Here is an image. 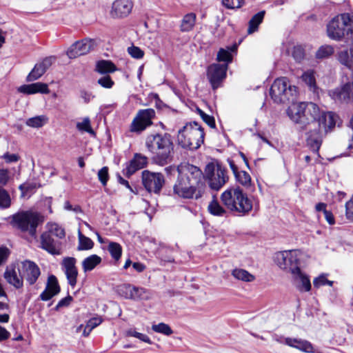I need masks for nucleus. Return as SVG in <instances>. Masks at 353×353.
Returning <instances> with one entry per match:
<instances>
[{"instance_id":"47","label":"nucleus","mask_w":353,"mask_h":353,"mask_svg":"<svg viewBox=\"0 0 353 353\" xmlns=\"http://www.w3.org/2000/svg\"><path fill=\"white\" fill-rule=\"evenodd\" d=\"M77 128L79 131L86 132L91 135H95L94 131L92 130L90 125V121L89 118H85L82 122H79L77 124Z\"/></svg>"},{"instance_id":"5","label":"nucleus","mask_w":353,"mask_h":353,"mask_svg":"<svg viewBox=\"0 0 353 353\" xmlns=\"http://www.w3.org/2000/svg\"><path fill=\"white\" fill-rule=\"evenodd\" d=\"M329 38L341 41L345 36L353 33V12L343 13L334 17L327 25Z\"/></svg>"},{"instance_id":"20","label":"nucleus","mask_w":353,"mask_h":353,"mask_svg":"<svg viewBox=\"0 0 353 353\" xmlns=\"http://www.w3.org/2000/svg\"><path fill=\"white\" fill-rule=\"evenodd\" d=\"M330 96L336 101L350 103L353 101V81L343 84L340 88L329 92Z\"/></svg>"},{"instance_id":"30","label":"nucleus","mask_w":353,"mask_h":353,"mask_svg":"<svg viewBox=\"0 0 353 353\" xmlns=\"http://www.w3.org/2000/svg\"><path fill=\"white\" fill-rule=\"evenodd\" d=\"M293 278L296 281H299L300 283L296 285V288L300 292H309L311 290V283L310 278L307 275L303 273L301 269H299V272H294Z\"/></svg>"},{"instance_id":"35","label":"nucleus","mask_w":353,"mask_h":353,"mask_svg":"<svg viewBox=\"0 0 353 353\" xmlns=\"http://www.w3.org/2000/svg\"><path fill=\"white\" fill-rule=\"evenodd\" d=\"M117 70V66L110 61L101 60L96 65V70L102 74L112 73Z\"/></svg>"},{"instance_id":"32","label":"nucleus","mask_w":353,"mask_h":353,"mask_svg":"<svg viewBox=\"0 0 353 353\" xmlns=\"http://www.w3.org/2000/svg\"><path fill=\"white\" fill-rule=\"evenodd\" d=\"M237 50V46L233 45L231 47H228V49L220 48L218 51L216 60L219 62H224V64L228 65L229 63L232 61V55L231 52H234Z\"/></svg>"},{"instance_id":"29","label":"nucleus","mask_w":353,"mask_h":353,"mask_svg":"<svg viewBox=\"0 0 353 353\" xmlns=\"http://www.w3.org/2000/svg\"><path fill=\"white\" fill-rule=\"evenodd\" d=\"M284 343L288 346L296 348L305 352H312L313 346L307 341L287 337L284 339Z\"/></svg>"},{"instance_id":"50","label":"nucleus","mask_w":353,"mask_h":353,"mask_svg":"<svg viewBox=\"0 0 353 353\" xmlns=\"http://www.w3.org/2000/svg\"><path fill=\"white\" fill-rule=\"evenodd\" d=\"M223 5L228 9H236L245 4V0H222Z\"/></svg>"},{"instance_id":"13","label":"nucleus","mask_w":353,"mask_h":353,"mask_svg":"<svg viewBox=\"0 0 353 353\" xmlns=\"http://www.w3.org/2000/svg\"><path fill=\"white\" fill-rule=\"evenodd\" d=\"M142 183L148 192L159 194L165 183V179L160 172L145 170L142 172Z\"/></svg>"},{"instance_id":"11","label":"nucleus","mask_w":353,"mask_h":353,"mask_svg":"<svg viewBox=\"0 0 353 353\" xmlns=\"http://www.w3.org/2000/svg\"><path fill=\"white\" fill-rule=\"evenodd\" d=\"M274 261L278 266L293 274L299 272V260L293 250H285L275 254Z\"/></svg>"},{"instance_id":"60","label":"nucleus","mask_w":353,"mask_h":353,"mask_svg":"<svg viewBox=\"0 0 353 353\" xmlns=\"http://www.w3.org/2000/svg\"><path fill=\"white\" fill-rule=\"evenodd\" d=\"M7 163L17 162L19 160V156L16 154H10L9 152H6L2 157Z\"/></svg>"},{"instance_id":"23","label":"nucleus","mask_w":353,"mask_h":353,"mask_svg":"<svg viewBox=\"0 0 353 353\" xmlns=\"http://www.w3.org/2000/svg\"><path fill=\"white\" fill-rule=\"evenodd\" d=\"M133 7L130 0H115L112 6L110 15L113 18H123L132 11Z\"/></svg>"},{"instance_id":"21","label":"nucleus","mask_w":353,"mask_h":353,"mask_svg":"<svg viewBox=\"0 0 353 353\" xmlns=\"http://www.w3.org/2000/svg\"><path fill=\"white\" fill-rule=\"evenodd\" d=\"M57 57L50 56L44 58L41 62L35 64L33 69L26 77L28 82L34 81L39 79L47 71L48 69L55 62Z\"/></svg>"},{"instance_id":"46","label":"nucleus","mask_w":353,"mask_h":353,"mask_svg":"<svg viewBox=\"0 0 353 353\" xmlns=\"http://www.w3.org/2000/svg\"><path fill=\"white\" fill-rule=\"evenodd\" d=\"M334 53V48L332 46H322L316 52L317 59H325L331 56Z\"/></svg>"},{"instance_id":"33","label":"nucleus","mask_w":353,"mask_h":353,"mask_svg":"<svg viewBox=\"0 0 353 353\" xmlns=\"http://www.w3.org/2000/svg\"><path fill=\"white\" fill-rule=\"evenodd\" d=\"M101 262V258L97 254H92L82 261V268L85 272L92 271Z\"/></svg>"},{"instance_id":"6","label":"nucleus","mask_w":353,"mask_h":353,"mask_svg":"<svg viewBox=\"0 0 353 353\" xmlns=\"http://www.w3.org/2000/svg\"><path fill=\"white\" fill-rule=\"evenodd\" d=\"M12 222L21 231L26 232L35 238L37 228L44 222V216L32 210L21 211L12 216Z\"/></svg>"},{"instance_id":"38","label":"nucleus","mask_w":353,"mask_h":353,"mask_svg":"<svg viewBox=\"0 0 353 353\" xmlns=\"http://www.w3.org/2000/svg\"><path fill=\"white\" fill-rule=\"evenodd\" d=\"M303 81H304L311 90L314 91L316 88V79L314 76V72L313 70H307L301 76Z\"/></svg>"},{"instance_id":"51","label":"nucleus","mask_w":353,"mask_h":353,"mask_svg":"<svg viewBox=\"0 0 353 353\" xmlns=\"http://www.w3.org/2000/svg\"><path fill=\"white\" fill-rule=\"evenodd\" d=\"M197 112L203 121L208 124L210 128H214L216 126L215 120L214 117L205 114L203 110L197 108Z\"/></svg>"},{"instance_id":"4","label":"nucleus","mask_w":353,"mask_h":353,"mask_svg":"<svg viewBox=\"0 0 353 353\" xmlns=\"http://www.w3.org/2000/svg\"><path fill=\"white\" fill-rule=\"evenodd\" d=\"M203 128L196 121L186 123L179 130L177 141L183 148L190 150L198 149L204 141Z\"/></svg>"},{"instance_id":"27","label":"nucleus","mask_w":353,"mask_h":353,"mask_svg":"<svg viewBox=\"0 0 353 353\" xmlns=\"http://www.w3.org/2000/svg\"><path fill=\"white\" fill-rule=\"evenodd\" d=\"M3 276L6 281L16 289L23 288L24 279L22 277V274H20V271H19V268L17 270L15 266L7 267Z\"/></svg>"},{"instance_id":"18","label":"nucleus","mask_w":353,"mask_h":353,"mask_svg":"<svg viewBox=\"0 0 353 353\" xmlns=\"http://www.w3.org/2000/svg\"><path fill=\"white\" fill-rule=\"evenodd\" d=\"M19 271H20V274H22L23 279L30 285L36 283L41 275V270L39 266L34 261L30 260L22 261L21 266L19 267Z\"/></svg>"},{"instance_id":"41","label":"nucleus","mask_w":353,"mask_h":353,"mask_svg":"<svg viewBox=\"0 0 353 353\" xmlns=\"http://www.w3.org/2000/svg\"><path fill=\"white\" fill-rule=\"evenodd\" d=\"M47 118L44 115H40L28 119L26 123L32 128H41L47 122Z\"/></svg>"},{"instance_id":"28","label":"nucleus","mask_w":353,"mask_h":353,"mask_svg":"<svg viewBox=\"0 0 353 353\" xmlns=\"http://www.w3.org/2000/svg\"><path fill=\"white\" fill-rule=\"evenodd\" d=\"M18 92L25 94H34L36 93L48 94L50 90L48 84L42 82H37L31 84L21 85L17 89Z\"/></svg>"},{"instance_id":"62","label":"nucleus","mask_w":353,"mask_h":353,"mask_svg":"<svg viewBox=\"0 0 353 353\" xmlns=\"http://www.w3.org/2000/svg\"><path fill=\"white\" fill-rule=\"evenodd\" d=\"M103 320L101 317H93L88 320L87 325L92 330L94 328L99 325Z\"/></svg>"},{"instance_id":"17","label":"nucleus","mask_w":353,"mask_h":353,"mask_svg":"<svg viewBox=\"0 0 353 353\" xmlns=\"http://www.w3.org/2000/svg\"><path fill=\"white\" fill-rule=\"evenodd\" d=\"M120 290L125 293V298L134 301H148L152 296L149 290L129 283L121 285Z\"/></svg>"},{"instance_id":"8","label":"nucleus","mask_w":353,"mask_h":353,"mask_svg":"<svg viewBox=\"0 0 353 353\" xmlns=\"http://www.w3.org/2000/svg\"><path fill=\"white\" fill-rule=\"evenodd\" d=\"M178 174L176 181L173 186L174 194L183 199H195L196 200L203 196L205 193L204 190L194 185L179 173Z\"/></svg>"},{"instance_id":"54","label":"nucleus","mask_w":353,"mask_h":353,"mask_svg":"<svg viewBox=\"0 0 353 353\" xmlns=\"http://www.w3.org/2000/svg\"><path fill=\"white\" fill-rule=\"evenodd\" d=\"M98 83L105 88H111L114 83L109 75L104 76L97 81Z\"/></svg>"},{"instance_id":"10","label":"nucleus","mask_w":353,"mask_h":353,"mask_svg":"<svg viewBox=\"0 0 353 353\" xmlns=\"http://www.w3.org/2000/svg\"><path fill=\"white\" fill-rule=\"evenodd\" d=\"M177 172L192 184L201 188L205 192V176L199 168L190 163H184L177 167Z\"/></svg>"},{"instance_id":"44","label":"nucleus","mask_w":353,"mask_h":353,"mask_svg":"<svg viewBox=\"0 0 353 353\" xmlns=\"http://www.w3.org/2000/svg\"><path fill=\"white\" fill-rule=\"evenodd\" d=\"M152 330L155 332L161 333L165 336H170L173 333V331L170 325L164 323H159V324L152 325Z\"/></svg>"},{"instance_id":"53","label":"nucleus","mask_w":353,"mask_h":353,"mask_svg":"<svg viewBox=\"0 0 353 353\" xmlns=\"http://www.w3.org/2000/svg\"><path fill=\"white\" fill-rule=\"evenodd\" d=\"M129 54L135 59H141L144 55V52L139 47L132 46L128 48Z\"/></svg>"},{"instance_id":"34","label":"nucleus","mask_w":353,"mask_h":353,"mask_svg":"<svg viewBox=\"0 0 353 353\" xmlns=\"http://www.w3.org/2000/svg\"><path fill=\"white\" fill-rule=\"evenodd\" d=\"M265 14V10H262L255 14L250 20L248 29V34H252L258 30L259 26L263 22Z\"/></svg>"},{"instance_id":"64","label":"nucleus","mask_w":353,"mask_h":353,"mask_svg":"<svg viewBox=\"0 0 353 353\" xmlns=\"http://www.w3.org/2000/svg\"><path fill=\"white\" fill-rule=\"evenodd\" d=\"M10 336V333L3 327L0 325V342L8 339Z\"/></svg>"},{"instance_id":"26","label":"nucleus","mask_w":353,"mask_h":353,"mask_svg":"<svg viewBox=\"0 0 353 353\" xmlns=\"http://www.w3.org/2000/svg\"><path fill=\"white\" fill-rule=\"evenodd\" d=\"M76 259L74 257H65L63 259L62 266L65 270L68 283L74 287L77 284V278L78 275V270L75 266Z\"/></svg>"},{"instance_id":"14","label":"nucleus","mask_w":353,"mask_h":353,"mask_svg":"<svg viewBox=\"0 0 353 353\" xmlns=\"http://www.w3.org/2000/svg\"><path fill=\"white\" fill-rule=\"evenodd\" d=\"M332 128L316 126L307 129L309 131L307 132L306 143L311 151L319 155V151L322 144L323 134H326Z\"/></svg>"},{"instance_id":"7","label":"nucleus","mask_w":353,"mask_h":353,"mask_svg":"<svg viewBox=\"0 0 353 353\" xmlns=\"http://www.w3.org/2000/svg\"><path fill=\"white\" fill-rule=\"evenodd\" d=\"M270 94L276 103H293L296 98L297 88L292 85L286 77L277 78L271 85Z\"/></svg>"},{"instance_id":"56","label":"nucleus","mask_w":353,"mask_h":353,"mask_svg":"<svg viewBox=\"0 0 353 353\" xmlns=\"http://www.w3.org/2000/svg\"><path fill=\"white\" fill-rule=\"evenodd\" d=\"M346 218L353 222V196L345 203Z\"/></svg>"},{"instance_id":"31","label":"nucleus","mask_w":353,"mask_h":353,"mask_svg":"<svg viewBox=\"0 0 353 353\" xmlns=\"http://www.w3.org/2000/svg\"><path fill=\"white\" fill-rule=\"evenodd\" d=\"M196 20V15L194 12H190L183 16L181 25L180 30L182 32H188L193 30Z\"/></svg>"},{"instance_id":"9","label":"nucleus","mask_w":353,"mask_h":353,"mask_svg":"<svg viewBox=\"0 0 353 353\" xmlns=\"http://www.w3.org/2000/svg\"><path fill=\"white\" fill-rule=\"evenodd\" d=\"M210 188L214 190H220L228 181L227 170L219 163L216 165L210 163L205 169V175Z\"/></svg>"},{"instance_id":"25","label":"nucleus","mask_w":353,"mask_h":353,"mask_svg":"<svg viewBox=\"0 0 353 353\" xmlns=\"http://www.w3.org/2000/svg\"><path fill=\"white\" fill-rule=\"evenodd\" d=\"M41 248L52 255H60L61 243L55 241L50 232H45L41 235Z\"/></svg>"},{"instance_id":"3","label":"nucleus","mask_w":353,"mask_h":353,"mask_svg":"<svg viewBox=\"0 0 353 353\" xmlns=\"http://www.w3.org/2000/svg\"><path fill=\"white\" fill-rule=\"evenodd\" d=\"M221 199L224 205L239 216L248 214L252 210V202L239 187L225 190Z\"/></svg>"},{"instance_id":"43","label":"nucleus","mask_w":353,"mask_h":353,"mask_svg":"<svg viewBox=\"0 0 353 353\" xmlns=\"http://www.w3.org/2000/svg\"><path fill=\"white\" fill-rule=\"evenodd\" d=\"M234 177L236 181L241 183L242 185L247 188L251 185V176L247 172L239 171L234 175Z\"/></svg>"},{"instance_id":"55","label":"nucleus","mask_w":353,"mask_h":353,"mask_svg":"<svg viewBox=\"0 0 353 353\" xmlns=\"http://www.w3.org/2000/svg\"><path fill=\"white\" fill-rule=\"evenodd\" d=\"M10 180V172L8 169H0V186L6 185Z\"/></svg>"},{"instance_id":"61","label":"nucleus","mask_w":353,"mask_h":353,"mask_svg":"<svg viewBox=\"0 0 353 353\" xmlns=\"http://www.w3.org/2000/svg\"><path fill=\"white\" fill-rule=\"evenodd\" d=\"M326 281H327V278H326L325 274H322L314 279L313 284H314V288H319L321 286L325 285Z\"/></svg>"},{"instance_id":"1","label":"nucleus","mask_w":353,"mask_h":353,"mask_svg":"<svg viewBox=\"0 0 353 353\" xmlns=\"http://www.w3.org/2000/svg\"><path fill=\"white\" fill-rule=\"evenodd\" d=\"M287 113L301 130L316 126L334 128L338 119L334 112L321 110L316 104L312 102L294 104L288 109Z\"/></svg>"},{"instance_id":"19","label":"nucleus","mask_w":353,"mask_h":353,"mask_svg":"<svg viewBox=\"0 0 353 353\" xmlns=\"http://www.w3.org/2000/svg\"><path fill=\"white\" fill-rule=\"evenodd\" d=\"M96 41L91 39H84L76 41L67 50V55L70 59L85 55L94 49Z\"/></svg>"},{"instance_id":"48","label":"nucleus","mask_w":353,"mask_h":353,"mask_svg":"<svg viewBox=\"0 0 353 353\" xmlns=\"http://www.w3.org/2000/svg\"><path fill=\"white\" fill-rule=\"evenodd\" d=\"M39 186L37 183H24L19 185V189L21 192V196H25L26 194L32 192Z\"/></svg>"},{"instance_id":"59","label":"nucleus","mask_w":353,"mask_h":353,"mask_svg":"<svg viewBox=\"0 0 353 353\" xmlns=\"http://www.w3.org/2000/svg\"><path fill=\"white\" fill-rule=\"evenodd\" d=\"M72 301V297L70 295H68V296L61 299L58 302L57 305L54 307V310L56 311H58L61 307H68V305H70V304L71 303Z\"/></svg>"},{"instance_id":"16","label":"nucleus","mask_w":353,"mask_h":353,"mask_svg":"<svg viewBox=\"0 0 353 353\" xmlns=\"http://www.w3.org/2000/svg\"><path fill=\"white\" fill-rule=\"evenodd\" d=\"M226 64L212 63L207 68V77L213 90L217 89L226 77Z\"/></svg>"},{"instance_id":"24","label":"nucleus","mask_w":353,"mask_h":353,"mask_svg":"<svg viewBox=\"0 0 353 353\" xmlns=\"http://www.w3.org/2000/svg\"><path fill=\"white\" fill-rule=\"evenodd\" d=\"M148 164V157L141 153H135L123 170V174L130 177L137 170L145 167Z\"/></svg>"},{"instance_id":"49","label":"nucleus","mask_w":353,"mask_h":353,"mask_svg":"<svg viewBox=\"0 0 353 353\" xmlns=\"http://www.w3.org/2000/svg\"><path fill=\"white\" fill-rule=\"evenodd\" d=\"M127 336L137 338L139 340H141L143 342H145L148 344H152V341L150 340V339L146 334L138 332L134 329H130V330H128Z\"/></svg>"},{"instance_id":"57","label":"nucleus","mask_w":353,"mask_h":353,"mask_svg":"<svg viewBox=\"0 0 353 353\" xmlns=\"http://www.w3.org/2000/svg\"><path fill=\"white\" fill-rule=\"evenodd\" d=\"M292 56L296 61L300 62L304 58V50L301 46L294 47L292 52Z\"/></svg>"},{"instance_id":"45","label":"nucleus","mask_w":353,"mask_h":353,"mask_svg":"<svg viewBox=\"0 0 353 353\" xmlns=\"http://www.w3.org/2000/svg\"><path fill=\"white\" fill-rule=\"evenodd\" d=\"M48 225V231L51 235L57 236L59 239H63L65 236L64 230L60 227L57 223H50Z\"/></svg>"},{"instance_id":"2","label":"nucleus","mask_w":353,"mask_h":353,"mask_svg":"<svg viewBox=\"0 0 353 353\" xmlns=\"http://www.w3.org/2000/svg\"><path fill=\"white\" fill-rule=\"evenodd\" d=\"M145 146L152 154L153 163L164 166L170 163L174 156V144L172 137L167 132H157L148 134L145 140Z\"/></svg>"},{"instance_id":"42","label":"nucleus","mask_w":353,"mask_h":353,"mask_svg":"<svg viewBox=\"0 0 353 353\" xmlns=\"http://www.w3.org/2000/svg\"><path fill=\"white\" fill-rule=\"evenodd\" d=\"M11 205V198L8 192L0 186V209H7Z\"/></svg>"},{"instance_id":"39","label":"nucleus","mask_w":353,"mask_h":353,"mask_svg":"<svg viewBox=\"0 0 353 353\" xmlns=\"http://www.w3.org/2000/svg\"><path fill=\"white\" fill-rule=\"evenodd\" d=\"M108 250L115 261L119 260L122 254V248L119 243L110 242L108 244Z\"/></svg>"},{"instance_id":"37","label":"nucleus","mask_w":353,"mask_h":353,"mask_svg":"<svg viewBox=\"0 0 353 353\" xmlns=\"http://www.w3.org/2000/svg\"><path fill=\"white\" fill-rule=\"evenodd\" d=\"M232 275L239 280H241L243 281L246 282H250L254 281V276L252 274H251L247 270L243 269L236 268L233 270Z\"/></svg>"},{"instance_id":"15","label":"nucleus","mask_w":353,"mask_h":353,"mask_svg":"<svg viewBox=\"0 0 353 353\" xmlns=\"http://www.w3.org/2000/svg\"><path fill=\"white\" fill-rule=\"evenodd\" d=\"M332 128L316 126L307 129L309 131L307 132L306 143L311 151L319 155V151L322 144L323 134H326Z\"/></svg>"},{"instance_id":"63","label":"nucleus","mask_w":353,"mask_h":353,"mask_svg":"<svg viewBox=\"0 0 353 353\" xmlns=\"http://www.w3.org/2000/svg\"><path fill=\"white\" fill-rule=\"evenodd\" d=\"M80 96L84 100V102L88 103L90 101V100L94 98V96L92 94L85 90H82L80 91Z\"/></svg>"},{"instance_id":"12","label":"nucleus","mask_w":353,"mask_h":353,"mask_svg":"<svg viewBox=\"0 0 353 353\" xmlns=\"http://www.w3.org/2000/svg\"><path fill=\"white\" fill-rule=\"evenodd\" d=\"M154 117L155 111L152 108L139 110L130 125V132L140 134L152 125Z\"/></svg>"},{"instance_id":"36","label":"nucleus","mask_w":353,"mask_h":353,"mask_svg":"<svg viewBox=\"0 0 353 353\" xmlns=\"http://www.w3.org/2000/svg\"><path fill=\"white\" fill-rule=\"evenodd\" d=\"M78 238L79 245L77 247V250H89L94 247V242L92 240L83 235L80 230H79Z\"/></svg>"},{"instance_id":"40","label":"nucleus","mask_w":353,"mask_h":353,"mask_svg":"<svg viewBox=\"0 0 353 353\" xmlns=\"http://www.w3.org/2000/svg\"><path fill=\"white\" fill-rule=\"evenodd\" d=\"M208 211L213 215L220 216H224L226 213L225 210L216 200H213L210 203Z\"/></svg>"},{"instance_id":"58","label":"nucleus","mask_w":353,"mask_h":353,"mask_svg":"<svg viewBox=\"0 0 353 353\" xmlns=\"http://www.w3.org/2000/svg\"><path fill=\"white\" fill-rule=\"evenodd\" d=\"M10 254V250L5 246L0 247V265L5 263Z\"/></svg>"},{"instance_id":"52","label":"nucleus","mask_w":353,"mask_h":353,"mask_svg":"<svg viewBox=\"0 0 353 353\" xmlns=\"http://www.w3.org/2000/svg\"><path fill=\"white\" fill-rule=\"evenodd\" d=\"M97 176L101 183L105 186L109 180L108 168L107 166L103 167L99 170Z\"/></svg>"},{"instance_id":"22","label":"nucleus","mask_w":353,"mask_h":353,"mask_svg":"<svg viewBox=\"0 0 353 353\" xmlns=\"http://www.w3.org/2000/svg\"><path fill=\"white\" fill-rule=\"evenodd\" d=\"M60 292L61 288L57 278L54 275L50 274L48 277L45 290L39 295V299L41 301H47L59 294Z\"/></svg>"}]
</instances>
